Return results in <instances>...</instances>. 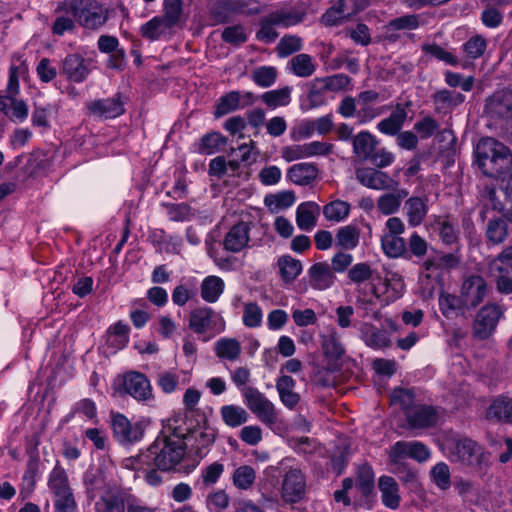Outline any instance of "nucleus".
<instances>
[{"instance_id": "obj_5", "label": "nucleus", "mask_w": 512, "mask_h": 512, "mask_svg": "<svg viewBox=\"0 0 512 512\" xmlns=\"http://www.w3.org/2000/svg\"><path fill=\"white\" fill-rule=\"evenodd\" d=\"M505 309L497 303L483 305L475 314L472 321L471 334L478 341L491 338L496 332L500 320L504 317Z\"/></svg>"}, {"instance_id": "obj_63", "label": "nucleus", "mask_w": 512, "mask_h": 512, "mask_svg": "<svg viewBox=\"0 0 512 512\" xmlns=\"http://www.w3.org/2000/svg\"><path fill=\"white\" fill-rule=\"evenodd\" d=\"M165 207L172 221H187L195 215V211L186 203L165 204Z\"/></svg>"}, {"instance_id": "obj_2", "label": "nucleus", "mask_w": 512, "mask_h": 512, "mask_svg": "<svg viewBox=\"0 0 512 512\" xmlns=\"http://www.w3.org/2000/svg\"><path fill=\"white\" fill-rule=\"evenodd\" d=\"M474 153L479 169L488 177L500 178L512 169L510 149L494 138L481 139Z\"/></svg>"}, {"instance_id": "obj_10", "label": "nucleus", "mask_w": 512, "mask_h": 512, "mask_svg": "<svg viewBox=\"0 0 512 512\" xmlns=\"http://www.w3.org/2000/svg\"><path fill=\"white\" fill-rule=\"evenodd\" d=\"M307 480L299 468H289L282 476L281 498L286 504H295L304 499Z\"/></svg>"}, {"instance_id": "obj_46", "label": "nucleus", "mask_w": 512, "mask_h": 512, "mask_svg": "<svg viewBox=\"0 0 512 512\" xmlns=\"http://www.w3.org/2000/svg\"><path fill=\"white\" fill-rule=\"evenodd\" d=\"M256 479V471L252 466L241 465L235 469L232 475L234 486L240 490L250 489Z\"/></svg>"}, {"instance_id": "obj_56", "label": "nucleus", "mask_w": 512, "mask_h": 512, "mask_svg": "<svg viewBox=\"0 0 512 512\" xmlns=\"http://www.w3.org/2000/svg\"><path fill=\"white\" fill-rule=\"evenodd\" d=\"M422 51L433 58H436L439 61H442L446 64L456 66L459 64V60L456 56H454L451 52L445 50L440 45L436 43H425L422 45Z\"/></svg>"}, {"instance_id": "obj_28", "label": "nucleus", "mask_w": 512, "mask_h": 512, "mask_svg": "<svg viewBox=\"0 0 512 512\" xmlns=\"http://www.w3.org/2000/svg\"><path fill=\"white\" fill-rule=\"evenodd\" d=\"M487 418L512 423V398L501 395L494 399L488 408Z\"/></svg>"}, {"instance_id": "obj_61", "label": "nucleus", "mask_w": 512, "mask_h": 512, "mask_svg": "<svg viewBox=\"0 0 512 512\" xmlns=\"http://www.w3.org/2000/svg\"><path fill=\"white\" fill-rule=\"evenodd\" d=\"M435 485L441 490H447L451 486L450 469L444 462L437 463L430 472Z\"/></svg>"}, {"instance_id": "obj_1", "label": "nucleus", "mask_w": 512, "mask_h": 512, "mask_svg": "<svg viewBox=\"0 0 512 512\" xmlns=\"http://www.w3.org/2000/svg\"><path fill=\"white\" fill-rule=\"evenodd\" d=\"M185 453L186 444L182 434H163L157 437L145 452L136 457V462L146 465L147 468L155 466L165 472L179 464Z\"/></svg>"}, {"instance_id": "obj_64", "label": "nucleus", "mask_w": 512, "mask_h": 512, "mask_svg": "<svg viewBox=\"0 0 512 512\" xmlns=\"http://www.w3.org/2000/svg\"><path fill=\"white\" fill-rule=\"evenodd\" d=\"M215 431L211 428L194 431L190 438L195 440V450L197 454H201L202 449L211 446L215 441Z\"/></svg>"}, {"instance_id": "obj_21", "label": "nucleus", "mask_w": 512, "mask_h": 512, "mask_svg": "<svg viewBox=\"0 0 512 512\" xmlns=\"http://www.w3.org/2000/svg\"><path fill=\"white\" fill-rule=\"evenodd\" d=\"M308 275L310 286L316 290H326L336 280V276L327 262L313 264L308 270Z\"/></svg>"}, {"instance_id": "obj_8", "label": "nucleus", "mask_w": 512, "mask_h": 512, "mask_svg": "<svg viewBox=\"0 0 512 512\" xmlns=\"http://www.w3.org/2000/svg\"><path fill=\"white\" fill-rule=\"evenodd\" d=\"M485 113L505 127H512V91L495 92L486 100Z\"/></svg>"}, {"instance_id": "obj_60", "label": "nucleus", "mask_w": 512, "mask_h": 512, "mask_svg": "<svg viewBox=\"0 0 512 512\" xmlns=\"http://www.w3.org/2000/svg\"><path fill=\"white\" fill-rule=\"evenodd\" d=\"M481 202L482 210L480 211V217L483 221L486 218V212L488 210L501 211L503 208L494 188L485 187L481 195Z\"/></svg>"}, {"instance_id": "obj_50", "label": "nucleus", "mask_w": 512, "mask_h": 512, "mask_svg": "<svg viewBox=\"0 0 512 512\" xmlns=\"http://www.w3.org/2000/svg\"><path fill=\"white\" fill-rule=\"evenodd\" d=\"M290 94L291 88L286 86L281 89L265 92L261 99L268 107L276 108L288 105L291 101Z\"/></svg>"}, {"instance_id": "obj_15", "label": "nucleus", "mask_w": 512, "mask_h": 512, "mask_svg": "<svg viewBox=\"0 0 512 512\" xmlns=\"http://www.w3.org/2000/svg\"><path fill=\"white\" fill-rule=\"evenodd\" d=\"M55 20L51 27L54 35L62 36L65 33H72L76 29V13L73 0L59 2L55 8Z\"/></svg>"}, {"instance_id": "obj_51", "label": "nucleus", "mask_w": 512, "mask_h": 512, "mask_svg": "<svg viewBox=\"0 0 512 512\" xmlns=\"http://www.w3.org/2000/svg\"><path fill=\"white\" fill-rule=\"evenodd\" d=\"M322 347L325 356L333 360L340 359L345 352L344 346L336 332H332L323 337Z\"/></svg>"}, {"instance_id": "obj_55", "label": "nucleus", "mask_w": 512, "mask_h": 512, "mask_svg": "<svg viewBox=\"0 0 512 512\" xmlns=\"http://www.w3.org/2000/svg\"><path fill=\"white\" fill-rule=\"evenodd\" d=\"M210 14L217 23H226L232 16L236 15L232 0H217L211 8Z\"/></svg>"}, {"instance_id": "obj_38", "label": "nucleus", "mask_w": 512, "mask_h": 512, "mask_svg": "<svg viewBox=\"0 0 512 512\" xmlns=\"http://www.w3.org/2000/svg\"><path fill=\"white\" fill-rule=\"evenodd\" d=\"M288 69L296 76L308 78L316 70V64L310 55L301 53L293 56L288 62Z\"/></svg>"}, {"instance_id": "obj_53", "label": "nucleus", "mask_w": 512, "mask_h": 512, "mask_svg": "<svg viewBox=\"0 0 512 512\" xmlns=\"http://www.w3.org/2000/svg\"><path fill=\"white\" fill-rule=\"evenodd\" d=\"M303 42L297 35H284L276 46L280 58L288 57L302 49Z\"/></svg>"}, {"instance_id": "obj_32", "label": "nucleus", "mask_w": 512, "mask_h": 512, "mask_svg": "<svg viewBox=\"0 0 512 512\" xmlns=\"http://www.w3.org/2000/svg\"><path fill=\"white\" fill-rule=\"evenodd\" d=\"M83 482L86 488L88 500H93L100 493L104 492L109 486L106 484V479L103 471L99 468L89 469L84 474Z\"/></svg>"}, {"instance_id": "obj_34", "label": "nucleus", "mask_w": 512, "mask_h": 512, "mask_svg": "<svg viewBox=\"0 0 512 512\" xmlns=\"http://www.w3.org/2000/svg\"><path fill=\"white\" fill-rule=\"evenodd\" d=\"M378 140L368 131H361L353 138V152L361 160H368L376 150Z\"/></svg>"}, {"instance_id": "obj_62", "label": "nucleus", "mask_w": 512, "mask_h": 512, "mask_svg": "<svg viewBox=\"0 0 512 512\" xmlns=\"http://www.w3.org/2000/svg\"><path fill=\"white\" fill-rule=\"evenodd\" d=\"M225 144V138L220 133L212 132L204 135L199 144V152L202 154L215 153L221 145Z\"/></svg>"}, {"instance_id": "obj_43", "label": "nucleus", "mask_w": 512, "mask_h": 512, "mask_svg": "<svg viewBox=\"0 0 512 512\" xmlns=\"http://www.w3.org/2000/svg\"><path fill=\"white\" fill-rule=\"evenodd\" d=\"M383 252L389 258H399L406 254L407 246L405 240L396 235H383L381 238Z\"/></svg>"}, {"instance_id": "obj_47", "label": "nucleus", "mask_w": 512, "mask_h": 512, "mask_svg": "<svg viewBox=\"0 0 512 512\" xmlns=\"http://www.w3.org/2000/svg\"><path fill=\"white\" fill-rule=\"evenodd\" d=\"M161 17L172 27L178 26L183 18V1L164 0L163 15Z\"/></svg>"}, {"instance_id": "obj_3", "label": "nucleus", "mask_w": 512, "mask_h": 512, "mask_svg": "<svg viewBox=\"0 0 512 512\" xmlns=\"http://www.w3.org/2000/svg\"><path fill=\"white\" fill-rule=\"evenodd\" d=\"M447 458L454 463L467 467L480 466L483 461L484 451L473 439L453 434L448 436L441 445Z\"/></svg>"}, {"instance_id": "obj_9", "label": "nucleus", "mask_w": 512, "mask_h": 512, "mask_svg": "<svg viewBox=\"0 0 512 512\" xmlns=\"http://www.w3.org/2000/svg\"><path fill=\"white\" fill-rule=\"evenodd\" d=\"M247 407L265 424L272 425L277 421L274 405L257 388L248 386L242 390Z\"/></svg>"}, {"instance_id": "obj_39", "label": "nucleus", "mask_w": 512, "mask_h": 512, "mask_svg": "<svg viewBox=\"0 0 512 512\" xmlns=\"http://www.w3.org/2000/svg\"><path fill=\"white\" fill-rule=\"evenodd\" d=\"M224 281L218 276H208L201 283V297L208 303H215L224 291Z\"/></svg>"}, {"instance_id": "obj_42", "label": "nucleus", "mask_w": 512, "mask_h": 512, "mask_svg": "<svg viewBox=\"0 0 512 512\" xmlns=\"http://www.w3.org/2000/svg\"><path fill=\"white\" fill-rule=\"evenodd\" d=\"M215 353L221 359L235 361L241 354L240 342L234 338H221L215 344Z\"/></svg>"}, {"instance_id": "obj_29", "label": "nucleus", "mask_w": 512, "mask_h": 512, "mask_svg": "<svg viewBox=\"0 0 512 512\" xmlns=\"http://www.w3.org/2000/svg\"><path fill=\"white\" fill-rule=\"evenodd\" d=\"M391 193L381 195L377 200V208L384 215L396 213L402 203V200L408 196V191L404 188L391 190Z\"/></svg>"}, {"instance_id": "obj_49", "label": "nucleus", "mask_w": 512, "mask_h": 512, "mask_svg": "<svg viewBox=\"0 0 512 512\" xmlns=\"http://www.w3.org/2000/svg\"><path fill=\"white\" fill-rule=\"evenodd\" d=\"M278 71L273 66H260L251 73L253 82L263 88H268L276 82Z\"/></svg>"}, {"instance_id": "obj_44", "label": "nucleus", "mask_w": 512, "mask_h": 512, "mask_svg": "<svg viewBox=\"0 0 512 512\" xmlns=\"http://www.w3.org/2000/svg\"><path fill=\"white\" fill-rule=\"evenodd\" d=\"M239 108H242L241 93L239 91H231L219 99L214 111V116L219 118Z\"/></svg>"}, {"instance_id": "obj_22", "label": "nucleus", "mask_w": 512, "mask_h": 512, "mask_svg": "<svg viewBox=\"0 0 512 512\" xmlns=\"http://www.w3.org/2000/svg\"><path fill=\"white\" fill-rule=\"evenodd\" d=\"M88 108L94 115L109 119L124 113V102L121 100L120 94H117L112 98L93 101Z\"/></svg>"}, {"instance_id": "obj_23", "label": "nucleus", "mask_w": 512, "mask_h": 512, "mask_svg": "<svg viewBox=\"0 0 512 512\" xmlns=\"http://www.w3.org/2000/svg\"><path fill=\"white\" fill-rule=\"evenodd\" d=\"M216 313L210 307H197L189 314V328L196 334H204L213 327Z\"/></svg>"}, {"instance_id": "obj_37", "label": "nucleus", "mask_w": 512, "mask_h": 512, "mask_svg": "<svg viewBox=\"0 0 512 512\" xmlns=\"http://www.w3.org/2000/svg\"><path fill=\"white\" fill-rule=\"evenodd\" d=\"M433 103L435 106V110L438 112H447L452 108L460 105L464 102L465 97L463 94L458 92H453L449 90H440L437 91L433 96Z\"/></svg>"}, {"instance_id": "obj_19", "label": "nucleus", "mask_w": 512, "mask_h": 512, "mask_svg": "<svg viewBox=\"0 0 512 512\" xmlns=\"http://www.w3.org/2000/svg\"><path fill=\"white\" fill-rule=\"evenodd\" d=\"M250 225L251 223L244 221L233 225L224 238V248L233 253L244 249L250 241Z\"/></svg>"}, {"instance_id": "obj_7", "label": "nucleus", "mask_w": 512, "mask_h": 512, "mask_svg": "<svg viewBox=\"0 0 512 512\" xmlns=\"http://www.w3.org/2000/svg\"><path fill=\"white\" fill-rule=\"evenodd\" d=\"M77 23L85 29L97 30L108 20V10L94 0H73Z\"/></svg>"}, {"instance_id": "obj_6", "label": "nucleus", "mask_w": 512, "mask_h": 512, "mask_svg": "<svg viewBox=\"0 0 512 512\" xmlns=\"http://www.w3.org/2000/svg\"><path fill=\"white\" fill-rule=\"evenodd\" d=\"M488 274L501 294L512 293V245L505 247L496 257L488 261Z\"/></svg>"}, {"instance_id": "obj_26", "label": "nucleus", "mask_w": 512, "mask_h": 512, "mask_svg": "<svg viewBox=\"0 0 512 512\" xmlns=\"http://www.w3.org/2000/svg\"><path fill=\"white\" fill-rule=\"evenodd\" d=\"M318 175V169L311 163H298L287 171V177L296 185L306 186L311 184Z\"/></svg>"}, {"instance_id": "obj_20", "label": "nucleus", "mask_w": 512, "mask_h": 512, "mask_svg": "<svg viewBox=\"0 0 512 512\" xmlns=\"http://www.w3.org/2000/svg\"><path fill=\"white\" fill-rule=\"evenodd\" d=\"M406 419L411 428H429L437 423V412L432 406L415 405L406 412Z\"/></svg>"}, {"instance_id": "obj_52", "label": "nucleus", "mask_w": 512, "mask_h": 512, "mask_svg": "<svg viewBox=\"0 0 512 512\" xmlns=\"http://www.w3.org/2000/svg\"><path fill=\"white\" fill-rule=\"evenodd\" d=\"M356 488L362 496H368L374 488V472L371 466L364 464L358 468Z\"/></svg>"}, {"instance_id": "obj_27", "label": "nucleus", "mask_w": 512, "mask_h": 512, "mask_svg": "<svg viewBox=\"0 0 512 512\" xmlns=\"http://www.w3.org/2000/svg\"><path fill=\"white\" fill-rule=\"evenodd\" d=\"M319 206L315 202L301 203L296 210L297 226L304 231L312 230L317 223L316 216L319 214Z\"/></svg>"}, {"instance_id": "obj_40", "label": "nucleus", "mask_w": 512, "mask_h": 512, "mask_svg": "<svg viewBox=\"0 0 512 512\" xmlns=\"http://www.w3.org/2000/svg\"><path fill=\"white\" fill-rule=\"evenodd\" d=\"M220 414L224 423L232 428L241 426L246 423L249 418L247 411L243 407L237 405L222 406Z\"/></svg>"}, {"instance_id": "obj_4", "label": "nucleus", "mask_w": 512, "mask_h": 512, "mask_svg": "<svg viewBox=\"0 0 512 512\" xmlns=\"http://www.w3.org/2000/svg\"><path fill=\"white\" fill-rule=\"evenodd\" d=\"M305 16V11L297 9L282 8L272 11L260 18V29L256 33V38L259 41L271 43L279 36L276 27L289 28L298 25L304 21Z\"/></svg>"}, {"instance_id": "obj_25", "label": "nucleus", "mask_w": 512, "mask_h": 512, "mask_svg": "<svg viewBox=\"0 0 512 512\" xmlns=\"http://www.w3.org/2000/svg\"><path fill=\"white\" fill-rule=\"evenodd\" d=\"M427 198L410 197L405 201L404 209L408 223L412 227L419 226L428 213Z\"/></svg>"}, {"instance_id": "obj_41", "label": "nucleus", "mask_w": 512, "mask_h": 512, "mask_svg": "<svg viewBox=\"0 0 512 512\" xmlns=\"http://www.w3.org/2000/svg\"><path fill=\"white\" fill-rule=\"evenodd\" d=\"M360 230L354 225L341 227L336 234L335 244L343 250H352L359 243Z\"/></svg>"}, {"instance_id": "obj_12", "label": "nucleus", "mask_w": 512, "mask_h": 512, "mask_svg": "<svg viewBox=\"0 0 512 512\" xmlns=\"http://www.w3.org/2000/svg\"><path fill=\"white\" fill-rule=\"evenodd\" d=\"M460 293L468 309H475L480 305L488 294V285L486 280L476 274L464 278L460 288Z\"/></svg>"}, {"instance_id": "obj_33", "label": "nucleus", "mask_w": 512, "mask_h": 512, "mask_svg": "<svg viewBox=\"0 0 512 512\" xmlns=\"http://www.w3.org/2000/svg\"><path fill=\"white\" fill-rule=\"evenodd\" d=\"M361 332L366 345L373 349H382L391 346V340L385 330L365 323L362 325Z\"/></svg>"}, {"instance_id": "obj_48", "label": "nucleus", "mask_w": 512, "mask_h": 512, "mask_svg": "<svg viewBox=\"0 0 512 512\" xmlns=\"http://www.w3.org/2000/svg\"><path fill=\"white\" fill-rule=\"evenodd\" d=\"M280 274L285 282L294 281L302 271V264L290 256H282L278 259Z\"/></svg>"}, {"instance_id": "obj_17", "label": "nucleus", "mask_w": 512, "mask_h": 512, "mask_svg": "<svg viewBox=\"0 0 512 512\" xmlns=\"http://www.w3.org/2000/svg\"><path fill=\"white\" fill-rule=\"evenodd\" d=\"M402 457H410L418 462H424L430 457V451L418 441H398L391 448L390 459L393 463H397Z\"/></svg>"}, {"instance_id": "obj_16", "label": "nucleus", "mask_w": 512, "mask_h": 512, "mask_svg": "<svg viewBox=\"0 0 512 512\" xmlns=\"http://www.w3.org/2000/svg\"><path fill=\"white\" fill-rule=\"evenodd\" d=\"M111 424L114 436L123 444L139 441L143 437V428L139 423L130 421L120 413L111 414Z\"/></svg>"}, {"instance_id": "obj_57", "label": "nucleus", "mask_w": 512, "mask_h": 512, "mask_svg": "<svg viewBox=\"0 0 512 512\" xmlns=\"http://www.w3.org/2000/svg\"><path fill=\"white\" fill-rule=\"evenodd\" d=\"M129 327L118 321L108 329V342L116 348H123L128 342Z\"/></svg>"}, {"instance_id": "obj_13", "label": "nucleus", "mask_w": 512, "mask_h": 512, "mask_svg": "<svg viewBox=\"0 0 512 512\" xmlns=\"http://www.w3.org/2000/svg\"><path fill=\"white\" fill-rule=\"evenodd\" d=\"M129 497L120 487H108L96 500L94 512H126Z\"/></svg>"}, {"instance_id": "obj_35", "label": "nucleus", "mask_w": 512, "mask_h": 512, "mask_svg": "<svg viewBox=\"0 0 512 512\" xmlns=\"http://www.w3.org/2000/svg\"><path fill=\"white\" fill-rule=\"evenodd\" d=\"M485 237L490 245H499L508 237V224L505 217H494L489 219Z\"/></svg>"}, {"instance_id": "obj_36", "label": "nucleus", "mask_w": 512, "mask_h": 512, "mask_svg": "<svg viewBox=\"0 0 512 512\" xmlns=\"http://www.w3.org/2000/svg\"><path fill=\"white\" fill-rule=\"evenodd\" d=\"M172 28L161 16H155L140 27V34L149 41H156L165 36Z\"/></svg>"}, {"instance_id": "obj_59", "label": "nucleus", "mask_w": 512, "mask_h": 512, "mask_svg": "<svg viewBox=\"0 0 512 512\" xmlns=\"http://www.w3.org/2000/svg\"><path fill=\"white\" fill-rule=\"evenodd\" d=\"M350 205L341 200L333 201L323 208L324 216L330 221L339 222L348 216Z\"/></svg>"}, {"instance_id": "obj_14", "label": "nucleus", "mask_w": 512, "mask_h": 512, "mask_svg": "<svg viewBox=\"0 0 512 512\" xmlns=\"http://www.w3.org/2000/svg\"><path fill=\"white\" fill-rule=\"evenodd\" d=\"M356 179L365 187L375 190H396L399 182L386 172L375 168H358Z\"/></svg>"}, {"instance_id": "obj_11", "label": "nucleus", "mask_w": 512, "mask_h": 512, "mask_svg": "<svg viewBox=\"0 0 512 512\" xmlns=\"http://www.w3.org/2000/svg\"><path fill=\"white\" fill-rule=\"evenodd\" d=\"M119 392L129 394L138 401H147L153 397L150 381L143 373L136 371L123 375Z\"/></svg>"}, {"instance_id": "obj_45", "label": "nucleus", "mask_w": 512, "mask_h": 512, "mask_svg": "<svg viewBox=\"0 0 512 512\" xmlns=\"http://www.w3.org/2000/svg\"><path fill=\"white\" fill-rule=\"evenodd\" d=\"M295 194L293 191H282L276 194H269L264 199V204L272 212L291 207L295 202Z\"/></svg>"}, {"instance_id": "obj_30", "label": "nucleus", "mask_w": 512, "mask_h": 512, "mask_svg": "<svg viewBox=\"0 0 512 512\" xmlns=\"http://www.w3.org/2000/svg\"><path fill=\"white\" fill-rule=\"evenodd\" d=\"M378 486L382 495L383 504L390 509L398 508L400 495L395 479L390 476H382L379 478Z\"/></svg>"}, {"instance_id": "obj_58", "label": "nucleus", "mask_w": 512, "mask_h": 512, "mask_svg": "<svg viewBox=\"0 0 512 512\" xmlns=\"http://www.w3.org/2000/svg\"><path fill=\"white\" fill-rule=\"evenodd\" d=\"M48 485L53 491L54 496L71 491L65 470L59 466L52 470Z\"/></svg>"}, {"instance_id": "obj_54", "label": "nucleus", "mask_w": 512, "mask_h": 512, "mask_svg": "<svg viewBox=\"0 0 512 512\" xmlns=\"http://www.w3.org/2000/svg\"><path fill=\"white\" fill-rule=\"evenodd\" d=\"M434 226L443 243L451 245L458 241V230L447 217L439 218Z\"/></svg>"}, {"instance_id": "obj_31", "label": "nucleus", "mask_w": 512, "mask_h": 512, "mask_svg": "<svg viewBox=\"0 0 512 512\" xmlns=\"http://www.w3.org/2000/svg\"><path fill=\"white\" fill-rule=\"evenodd\" d=\"M406 118V110L401 105H397L396 109L389 115V117L381 120L377 124V128L383 134L391 136L398 135L406 121Z\"/></svg>"}, {"instance_id": "obj_18", "label": "nucleus", "mask_w": 512, "mask_h": 512, "mask_svg": "<svg viewBox=\"0 0 512 512\" xmlns=\"http://www.w3.org/2000/svg\"><path fill=\"white\" fill-rule=\"evenodd\" d=\"M89 72L87 61L79 54H69L62 62L61 74L69 81L80 83L87 78Z\"/></svg>"}, {"instance_id": "obj_24", "label": "nucleus", "mask_w": 512, "mask_h": 512, "mask_svg": "<svg viewBox=\"0 0 512 512\" xmlns=\"http://www.w3.org/2000/svg\"><path fill=\"white\" fill-rule=\"evenodd\" d=\"M460 294L459 296L442 292L439 296V308L443 316L447 319H453L458 315H464L468 306Z\"/></svg>"}]
</instances>
